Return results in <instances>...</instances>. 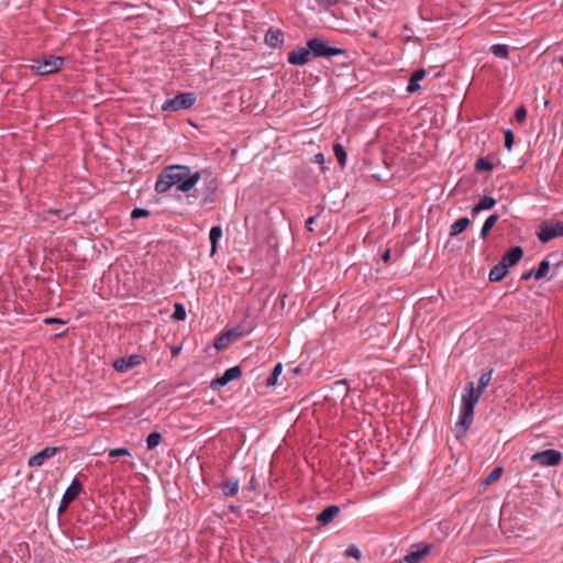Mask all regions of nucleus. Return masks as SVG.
I'll return each instance as SVG.
<instances>
[{
    "label": "nucleus",
    "mask_w": 563,
    "mask_h": 563,
    "mask_svg": "<svg viewBox=\"0 0 563 563\" xmlns=\"http://www.w3.org/2000/svg\"><path fill=\"white\" fill-rule=\"evenodd\" d=\"M205 172L191 173L189 166L169 165L162 169L156 183L155 191L164 194L176 186L183 192H189L199 181Z\"/></svg>",
    "instance_id": "1"
},
{
    "label": "nucleus",
    "mask_w": 563,
    "mask_h": 563,
    "mask_svg": "<svg viewBox=\"0 0 563 563\" xmlns=\"http://www.w3.org/2000/svg\"><path fill=\"white\" fill-rule=\"evenodd\" d=\"M481 396L482 395L474 389V384L470 382L462 395L461 416L459 421V424H461L464 430L468 429L473 422L474 408Z\"/></svg>",
    "instance_id": "2"
},
{
    "label": "nucleus",
    "mask_w": 563,
    "mask_h": 563,
    "mask_svg": "<svg viewBox=\"0 0 563 563\" xmlns=\"http://www.w3.org/2000/svg\"><path fill=\"white\" fill-rule=\"evenodd\" d=\"M65 64V58L55 55H45L42 58H35L29 66L32 73L38 76H46L59 71Z\"/></svg>",
    "instance_id": "3"
},
{
    "label": "nucleus",
    "mask_w": 563,
    "mask_h": 563,
    "mask_svg": "<svg viewBox=\"0 0 563 563\" xmlns=\"http://www.w3.org/2000/svg\"><path fill=\"white\" fill-rule=\"evenodd\" d=\"M313 58H330L338 55H346V49L330 46L329 42L321 37H312L307 41Z\"/></svg>",
    "instance_id": "4"
},
{
    "label": "nucleus",
    "mask_w": 563,
    "mask_h": 563,
    "mask_svg": "<svg viewBox=\"0 0 563 563\" xmlns=\"http://www.w3.org/2000/svg\"><path fill=\"white\" fill-rule=\"evenodd\" d=\"M197 100V96L194 92H180L174 98L167 99L162 104L163 111L176 112L191 108Z\"/></svg>",
    "instance_id": "5"
},
{
    "label": "nucleus",
    "mask_w": 563,
    "mask_h": 563,
    "mask_svg": "<svg viewBox=\"0 0 563 563\" xmlns=\"http://www.w3.org/2000/svg\"><path fill=\"white\" fill-rule=\"evenodd\" d=\"M563 236V222L545 221L540 225L538 239L542 243H548L553 239Z\"/></svg>",
    "instance_id": "6"
},
{
    "label": "nucleus",
    "mask_w": 563,
    "mask_h": 563,
    "mask_svg": "<svg viewBox=\"0 0 563 563\" xmlns=\"http://www.w3.org/2000/svg\"><path fill=\"white\" fill-rule=\"evenodd\" d=\"M432 548V543L420 542L412 544L399 563H420L430 553Z\"/></svg>",
    "instance_id": "7"
},
{
    "label": "nucleus",
    "mask_w": 563,
    "mask_h": 563,
    "mask_svg": "<svg viewBox=\"0 0 563 563\" xmlns=\"http://www.w3.org/2000/svg\"><path fill=\"white\" fill-rule=\"evenodd\" d=\"M531 461L540 466H556L562 461V453L554 449H548L534 453L531 456Z\"/></svg>",
    "instance_id": "8"
},
{
    "label": "nucleus",
    "mask_w": 563,
    "mask_h": 563,
    "mask_svg": "<svg viewBox=\"0 0 563 563\" xmlns=\"http://www.w3.org/2000/svg\"><path fill=\"white\" fill-rule=\"evenodd\" d=\"M81 490H82V484L76 478L73 479V482L67 487V489L65 490V493L62 497L59 509H58L59 512L66 510L68 508L69 504H71L79 496Z\"/></svg>",
    "instance_id": "9"
},
{
    "label": "nucleus",
    "mask_w": 563,
    "mask_h": 563,
    "mask_svg": "<svg viewBox=\"0 0 563 563\" xmlns=\"http://www.w3.org/2000/svg\"><path fill=\"white\" fill-rule=\"evenodd\" d=\"M145 361L141 354H132L128 357H119L113 362V367L120 373H125Z\"/></svg>",
    "instance_id": "10"
},
{
    "label": "nucleus",
    "mask_w": 563,
    "mask_h": 563,
    "mask_svg": "<svg viewBox=\"0 0 563 563\" xmlns=\"http://www.w3.org/2000/svg\"><path fill=\"white\" fill-rule=\"evenodd\" d=\"M311 49L307 47H298L288 53L287 60L291 65L303 66L312 59Z\"/></svg>",
    "instance_id": "11"
},
{
    "label": "nucleus",
    "mask_w": 563,
    "mask_h": 563,
    "mask_svg": "<svg viewBox=\"0 0 563 563\" xmlns=\"http://www.w3.org/2000/svg\"><path fill=\"white\" fill-rule=\"evenodd\" d=\"M62 449L56 446H47L40 452L33 454L29 461L27 465L30 467H40L42 466L46 460L53 457L57 452H59Z\"/></svg>",
    "instance_id": "12"
},
{
    "label": "nucleus",
    "mask_w": 563,
    "mask_h": 563,
    "mask_svg": "<svg viewBox=\"0 0 563 563\" xmlns=\"http://www.w3.org/2000/svg\"><path fill=\"white\" fill-rule=\"evenodd\" d=\"M242 375V371L240 366H233L228 368L222 376L217 377L210 383V387L212 389H218L219 387H223L229 384L233 379H238Z\"/></svg>",
    "instance_id": "13"
},
{
    "label": "nucleus",
    "mask_w": 563,
    "mask_h": 563,
    "mask_svg": "<svg viewBox=\"0 0 563 563\" xmlns=\"http://www.w3.org/2000/svg\"><path fill=\"white\" fill-rule=\"evenodd\" d=\"M265 43L272 48H279L284 44V32L276 27H269L265 34Z\"/></svg>",
    "instance_id": "14"
},
{
    "label": "nucleus",
    "mask_w": 563,
    "mask_h": 563,
    "mask_svg": "<svg viewBox=\"0 0 563 563\" xmlns=\"http://www.w3.org/2000/svg\"><path fill=\"white\" fill-rule=\"evenodd\" d=\"M523 256V250L521 246H512L510 247L501 257V263L507 265L509 268L510 266L517 264Z\"/></svg>",
    "instance_id": "15"
},
{
    "label": "nucleus",
    "mask_w": 563,
    "mask_h": 563,
    "mask_svg": "<svg viewBox=\"0 0 563 563\" xmlns=\"http://www.w3.org/2000/svg\"><path fill=\"white\" fill-rule=\"evenodd\" d=\"M340 514V508L335 505L328 506L318 516L317 521L325 526L330 523Z\"/></svg>",
    "instance_id": "16"
},
{
    "label": "nucleus",
    "mask_w": 563,
    "mask_h": 563,
    "mask_svg": "<svg viewBox=\"0 0 563 563\" xmlns=\"http://www.w3.org/2000/svg\"><path fill=\"white\" fill-rule=\"evenodd\" d=\"M426 74L427 73L423 68H420V69H417L416 71H413L409 79L407 89H406L407 92H409V93L418 92L421 89L419 81L426 77Z\"/></svg>",
    "instance_id": "17"
},
{
    "label": "nucleus",
    "mask_w": 563,
    "mask_h": 563,
    "mask_svg": "<svg viewBox=\"0 0 563 563\" xmlns=\"http://www.w3.org/2000/svg\"><path fill=\"white\" fill-rule=\"evenodd\" d=\"M220 488L227 497H233L239 493V479L225 478L221 482Z\"/></svg>",
    "instance_id": "18"
},
{
    "label": "nucleus",
    "mask_w": 563,
    "mask_h": 563,
    "mask_svg": "<svg viewBox=\"0 0 563 563\" xmlns=\"http://www.w3.org/2000/svg\"><path fill=\"white\" fill-rule=\"evenodd\" d=\"M496 205V200L493 197L484 196L479 199V201L473 207L472 216L475 217L483 210H489Z\"/></svg>",
    "instance_id": "19"
},
{
    "label": "nucleus",
    "mask_w": 563,
    "mask_h": 563,
    "mask_svg": "<svg viewBox=\"0 0 563 563\" xmlns=\"http://www.w3.org/2000/svg\"><path fill=\"white\" fill-rule=\"evenodd\" d=\"M471 221L468 218L463 217L456 220L454 223L450 227V236L454 238L464 232L467 227L470 225Z\"/></svg>",
    "instance_id": "20"
},
{
    "label": "nucleus",
    "mask_w": 563,
    "mask_h": 563,
    "mask_svg": "<svg viewBox=\"0 0 563 563\" xmlns=\"http://www.w3.org/2000/svg\"><path fill=\"white\" fill-rule=\"evenodd\" d=\"M508 273V267L504 263L499 262L489 272L490 282H500Z\"/></svg>",
    "instance_id": "21"
},
{
    "label": "nucleus",
    "mask_w": 563,
    "mask_h": 563,
    "mask_svg": "<svg viewBox=\"0 0 563 563\" xmlns=\"http://www.w3.org/2000/svg\"><path fill=\"white\" fill-rule=\"evenodd\" d=\"M222 236V229L220 225H214L211 228L209 232V239L211 243V251L210 255L213 256L217 253L218 250V242Z\"/></svg>",
    "instance_id": "22"
},
{
    "label": "nucleus",
    "mask_w": 563,
    "mask_h": 563,
    "mask_svg": "<svg viewBox=\"0 0 563 563\" xmlns=\"http://www.w3.org/2000/svg\"><path fill=\"white\" fill-rule=\"evenodd\" d=\"M499 216L497 213L490 214L484 222L482 230H481V238L486 239L489 231L494 228L496 222L498 221Z\"/></svg>",
    "instance_id": "23"
},
{
    "label": "nucleus",
    "mask_w": 563,
    "mask_h": 563,
    "mask_svg": "<svg viewBox=\"0 0 563 563\" xmlns=\"http://www.w3.org/2000/svg\"><path fill=\"white\" fill-rule=\"evenodd\" d=\"M550 267H551V265L548 260L541 261L538 268L534 271V278L536 279H543V278L550 279L551 277L548 276Z\"/></svg>",
    "instance_id": "24"
},
{
    "label": "nucleus",
    "mask_w": 563,
    "mask_h": 563,
    "mask_svg": "<svg viewBox=\"0 0 563 563\" xmlns=\"http://www.w3.org/2000/svg\"><path fill=\"white\" fill-rule=\"evenodd\" d=\"M232 332H233V330L229 331L227 333H222L216 338L213 345L218 351L224 350L229 346L230 336H231Z\"/></svg>",
    "instance_id": "25"
},
{
    "label": "nucleus",
    "mask_w": 563,
    "mask_h": 563,
    "mask_svg": "<svg viewBox=\"0 0 563 563\" xmlns=\"http://www.w3.org/2000/svg\"><path fill=\"white\" fill-rule=\"evenodd\" d=\"M333 152L335 155V158L341 167H344L346 164V152L341 143H334L333 145Z\"/></svg>",
    "instance_id": "26"
},
{
    "label": "nucleus",
    "mask_w": 563,
    "mask_h": 563,
    "mask_svg": "<svg viewBox=\"0 0 563 563\" xmlns=\"http://www.w3.org/2000/svg\"><path fill=\"white\" fill-rule=\"evenodd\" d=\"M217 189H218V181L216 178H211L208 184V187H207L208 192L203 196L202 202L203 203L213 202L214 201L213 195Z\"/></svg>",
    "instance_id": "27"
},
{
    "label": "nucleus",
    "mask_w": 563,
    "mask_h": 563,
    "mask_svg": "<svg viewBox=\"0 0 563 563\" xmlns=\"http://www.w3.org/2000/svg\"><path fill=\"white\" fill-rule=\"evenodd\" d=\"M492 375H493V369H489L488 372L482 374V376L479 377V380H478L477 389H476V391H478V394L483 395L485 388L489 385V383L492 380Z\"/></svg>",
    "instance_id": "28"
},
{
    "label": "nucleus",
    "mask_w": 563,
    "mask_h": 563,
    "mask_svg": "<svg viewBox=\"0 0 563 563\" xmlns=\"http://www.w3.org/2000/svg\"><path fill=\"white\" fill-rule=\"evenodd\" d=\"M490 52L499 58H508L509 56V47L505 44H495L490 47Z\"/></svg>",
    "instance_id": "29"
},
{
    "label": "nucleus",
    "mask_w": 563,
    "mask_h": 563,
    "mask_svg": "<svg viewBox=\"0 0 563 563\" xmlns=\"http://www.w3.org/2000/svg\"><path fill=\"white\" fill-rule=\"evenodd\" d=\"M494 168V164L486 157H481L475 163L476 172H489Z\"/></svg>",
    "instance_id": "30"
},
{
    "label": "nucleus",
    "mask_w": 563,
    "mask_h": 563,
    "mask_svg": "<svg viewBox=\"0 0 563 563\" xmlns=\"http://www.w3.org/2000/svg\"><path fill=\"white\" fill-rule=\"evenodd\" d=\"M162 442V434L159 432H151L146 438V446L148 450L155 449Z\"/></svg>",
    "instance_id": "31"
},
{
    "label": "nucleus",
    "mask_w": 563,
    "mask_h": 563,
    "mask_svg": "<svg viewBox=\"0 0 563 563\" xmlns=\"http://www.w3.org/2000/svg\"><path fill=\"white\" fill-rule=\"evenodd\" d=\"M282 372H283V365H282V363H277L274 366L272 374L266 382L267 386H275L277 384L278 377L282 374Z\"/></svg>",
    "instance_id": "32"
},
{
    "label": "nucleus",
    "mask_w": 563,
    "mask_h": 563,
    "mask_svg": "<svg viewBox=\"0 0 563 563\" xmlns=\"http://www.w3.org/2000/svg\"><path fill=\"white\" fill-rule=\"evenodd\" d=\"M187 317L186 309L183 303L176 302L174 305V313L172 318L176 321H184Z\"/></svg>",
    "instance_id": "33"
},
{
    "label": "nucleus",
    "mask_w": 563,
    "mask_h": 563,
    "mask_svg": "<svg viewBox=\"0 0 563 563\" xmlns=\"http://www.w3.org/2000/svg\"><path fill=\"white\" fill-rule=\"evenodd\" d=\"M501 474H503V468L501 467L494 468L489 473V475L484 479L483 484L484 485H490V484L495 483L497 479H499Z\"/></svg>",
    "instance_id": "34"
},
{
    "label": "nucleus",
    "mask_w": 563,
    "mask_h": 563,
    "mask_svg": "<svg viewBox=\"0 0 563 563\" xmlns=\"http://www.w3.org/2000/svg\"><path fill=\"white\" fill-rule=\"evenodd\" d=\"M131 452L126 448H117L109 450L110 457H121V456H130Z\"/></svg>",
    "instance_id": "35"
},
{
    "label": "nucleus",
    "mask_w": 563,
    "mask_h": 563,
    "mask_svg": "<svg viewBox=\"0 0 563 563\" xmlns=\"http://www.w3.org/2000/svg\"><path fill=\"white\" fill-rule=\"evenodd\" d=\"M515 142V135L510 129L505 131V147L510 151Z\"/></svg>",
    "instance_id": "36"
},
{
    "label": "nucleus",
    "mask_w": 563,
    "mask_h": 563,
    "mask_svg": "<svg viewBox=\"0 0 563 563\" xmlns=\"http://www.w3.org/2000/svg\"><path fill=\"white\" fill-rule=\"evenodd\" d=\"M527 118V110L523 106H520L515 112V120L519 123L523 122Z\"/></svg>",
    "instance_id": "37"
},
{
    "label": "nucleus",
    "mask_w": 563,
    "mask_h": 563,
    "mask_svg": "<svg viewBox=\"0 0 563 563\" xmlns=\"http://www.w3.org/2000/svg\"><path fill=\"white\" fill-rule=\"evenodd\" d=\"M150 216V211L142 208H135L133 209L131 217L132 219H140V218H146Z\"/></svg>",
    "instance_id": "38"
},
{
    "label": "nucleus",
    "mask_w": 563,
    "mask_h": 563,
    "mask_svg": "<svg viewBox=\"0 0 563 563\" xmlns=\"http://www.w3.org/2000/svg\"><path fill=\"white\" fill-rule=\"evenodd\" d=\"M318 2L319 5L321 7H324V8H330L332 5H335L339 0H316Z\"/></svg>",
    "instance_id": "39"
},
{
    "label": "nucleus",
    "mask_w": 563,
    "mask_h": 563,
    "mask_svg": "<svg viewBox=\"0 0 563 563\" xmlns=\"http://www.w3.org/2000/svg\"><path fill=\"white\" fill-rule=\"evenodd\" d=\"M391 258V251L390 249H386L384 253L382 254V260L385 264H389Z\"/></svg>",
    "instance_id": "40"
},
{
    "label": "nucleus",
    "mask_w": 563,
    "mask_h": 563,
    "mask_svg": "<svg viewBox=\"0 0 563 563\" xmlns=\"http://www.w3.org/2000/svg\"><path fill=\"white\" fill-rule=\"evenodd\" d=\"M316 218H317L316 216H312V217H309V218L307 219V221H306V229H307L308 231H310V232H312V231H313L312 224L314 223Z\"/></svg>",
    "instance_id": "41"
},
{
    "label": "nucleus",
    "mask_w": 563,
    "mask_h": 563,
    "mask_svg": "<svg viewBox=\"0 0 563 563\" xmlns=\"http://www.w3.org/2000/svg\"><path fill=\"white\" fill-rule=\"evenodd\" d=\"M347 554L353 556V558H355V559H360V556H361V553H360V551L356 548H350L347 550Z\"/></svg>",
    "instance_id": "42"
},
{
    "label": "nucleus",
    "mask_w": 563,
    "mask_h": 563,
    "mask_svg": "<svg viewBox=\"0 0 563 563\" xmlns=\"http://www.w3.org/2000/svg\"><path fill=\"white\" fill-rule=\"evenodd\" d=\"M44 322L46 324H52V323H65L62 319H58V318H46L44 320Z\"/></svg>",
    "instance_id": "43"
},
{
    "label": "nucleus",
    "mask_w": 563,
    "mask_h": 563,
    "mask_svg": "<svg viewBox=\"0 0 563 563\" xmlns=\"http://www.w3.org/2000/svg\"><path fill=\"white\" fill-rule=\"evenodd\" d=\"M532 276H534V271H533V269H531V271H529V272L523 273V274L521 275V279H522V280H528V279H530Z\"/></svg>",
    "instance_id": "44"
},
{
    "label": "nucleus",
    "mask_w": 563,
    "mask_h": 563,
    "mask_svg": "<svg viewBox=\"0 0 563 563\" xmlns=\"http://www.w3.org/2000/svg\"><path fill=\"white\" fill-rule=\"evenodd\" d=\"M181 351V346H173L172 347V356L176 357Z\"/></svg>",
    "instance_id": "45"
},
{
    "label": "nucleus",
    "mask_w": 563,
    "mask_h": 563,
    "mask_svg": "<svg viewBox=\"0 0 563 563\" xmlns=\"http://www.w3.org/2000/svg\"><path fill=\"white\" fill-rule=\"evenodd\" d=\"M229 510H230L231 512H236V511L239 510V506L230 505V506H229Z\"/></svg>",
    "instance_id": "46"
},
{
    "label": "nucleus",
    "mask_w": 563,
    "mask_h": 563,
    "mask_svg": "<svg viewBox=\"0 0 563 563\" xmlns=\"http://www.w3.org/2000/svg\"><path fill=\"white\" fill-rule=\"evenodd\" d=\"M49 213H55V214H58L60 212V210H57V209H49L48 210Z\"/></svg>",
    "instance_id": "47"
},
{
    "label": "nucleus",
    "mask_w": 563,
    "mask_h": 563,
    "mask_svg": "<svg viewBox=\"0 0 563 563\" xmlns=\"http://www.w3.org/2000/svg\"><path fill=\"white\" fill-rule=\"evenodd\" d=\"M316 158H317V161H323V155L322 154H317Z\"/></svg>",
    "instance_id": "48"
},
{
    "label": "nucleus",
    "mask_w": 563,
    "mask_h": 563,
    "mask_svg": "<svg viewBox=\"0 0 563 563\" xmlns=\"http://www.w3.org/2000/svg\"><path fill=\"white\" fill-rule=\"evenodd\" d=\"M253 481L254 478L252 477L251 482H250V487L253 488Z\"/></svg>",
    "instance_id": "49"
},
{
    "label": "nucleus",
    "mask_w": 563,
    "mask_h": 563,
    "mask_svg": "<svg viewBox=\"0 0 563 563\" xmlns=\"http://www.w3.org/2000/svg\"><path fill=\"white\" fill-rule=\"evenodd\" d=\"M560 62L563 64V56L560 57Z\"/></svg>",
    "instance_id": "50"
}]
</instances>
